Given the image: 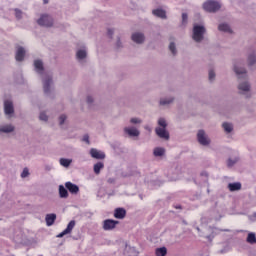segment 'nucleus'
Listing matches in <instances>:
<instances>
[{
  "label": "nucleus",
  "mask_w": 256,
  "mask_h": 256,
  "mask_svg": "<svg viewBox=\"0 0 256 256\" xmlns=\"http://www.w3.org/2000/svg\"><path fill=\"white\" fill-rule=\"evenodd\" d=\"M39 119L40 121H44L45 123H47V121H49V116L47 115V113L41 112L39 115Z\"/></svg>",
  "instance_id": "obj_39"
},
{
  "label": "nucleus",
  "mask_w": 256,
  "mask_h": 256,
  "mask_svg": "<svg viewBox=\"0 0 256 256\" xmlns=\"http://www.w3.org/2000/svg\"><path fill=\"white\" fill-rule=\"evenodd\" d=\"M22 179H25L26 177H29V169L24 168L22 173H21Z\"/></svg>",
  "instance_id": "obj_43"
},
{
  "label": "nucleus",
  "mask_w": 256,
  "mask_h": 256,
  "mask_svg": "<svg viewBox=\"0 0 256 256\" xmlns=\"http://www.w3.org/2000/svg\"><path fill=\"white\" fill-rule=\"evenodd\" d=\"M233 69L238 79H247V69H245V67L235 64Z\"/></svg>",
  "instance_id": "obj_14"
},
{
  "label": "nucleus",
  "mask_w": 256,
  "mask_h": 256,
  "mask_svg": "<svg viewBox=\"0 0 256 256\" xmlns=\"http://www.w3.org/2000/svg\"><path fill=\"white\" fill-rule=\"evenodd\" d=\"M139 255V252H136V256Z\"/></svg>",
  "instance_id": "obj_51"
},
{
  "label": "nucleus",
  "mask_w": 256,
  "mask_h": 256,
  "mask_svg": "<svg viewBox=\"0 0 256 256\" xmlns=\"http://www.w3.org/2000/svg\"><path fill=\"white\" fill-rule=\"evenodd\" d=\"M155 133L160 139H164V141H169L170 136L167 128L156 127Z\"/></svg>",
  "instance_id": "obj_16"
},
{
  "label": "nucleus",
  "mask_w": 256,
  "mask_h": 256,
  "mask_svg": "<svg viewBox=\"0 0 256 256\" xmlns=\"http://www.w3.org/2000/svg\"><path fill=\"white\" fill-rule=\"evenodd\" d=\"M168 50L171 53L172 57H177L179 50L177 49V39L175 37L169 38Z\"/></svg>",
  "instance_id": "obj_9"
},
{
  "label": "nucleus",
  "mask_w": 256,
  "mask_h": 256,
  "mask_svg": "<svg viewBox=\"0 0 256 256\" xmlns=\"http://www.w3.org/2000/svg\"><path fill=\"white\" fill-rule=\"evenodd\" d=\"M145 129H149V127L146 126Z\"/></svg>",
  "instance_id": "obj_52"
},
{
  "label": "nucleus",
  "mask_w": 256,
  "mask_h": 256,
  "mask_svg": "<svg viewBox=\"0 0 256 256\" xmlns=\"http://www.w3.org/2000/svg\"><path fill=\"white\" fill-rule=\"evenodd\" d=\"M76 61L77 63H79L80 65H85L87 63V59L89 57V52L87 50V46L82 45V46H78L76 48Z\"/></svg>",
  "instance_id": "obj_3"
},
{
  "label": "nucleus",
  "mask_w": 256,
  "mask_h": 256,
  "mask_svg": "<svg viewBox=\"0 0 256 256\" xmlns=\"http://www.w3.org/2000/svg\"><path fill=\"white\" fill-rule=\"evenodd\" d=\"M166 150L163 147H156L153 150L154 157H165Z\"/></svg>",
  "instance_id": "obj_25"
},
{
  "label": "nucleus",
  "mask_w": 256,
  "mask_h": 256,
  "mask_svg": "<svg viewBox=\"0 0 256 256\" xmlns=\"http://www.w3.org/2000/svg\"><path fill=\"white\" fill-rule=\"evenodd\" d=\"M4 115L7 119H13V117H15V105L13 104V101H4Z\"/></svg>",
  "instance_id": "obj_7"
},
{
  "label": "nucleus",
  "mask_w": 256,
  "mask_h": 256,
  "mask_svg": "<svg viewBox=\"0 0 256 256\" xmlns=\"http://www.w3.org/2000/svg\"><path fill=\"white\" fill-rule=\"evenodd\" d=\"M204 11L208 13H217L221 9V3L213 0H208L203 4Z\"/></svg>",
  "instance_id": "obj_6"
},
{
  "label": "nucleus",
  "mask_w": 256,
  "mask_h": 256,
  "mask_svg": "<svg viewBox=\"0 0 256 256\" xmlns=\"http://www.w3.org/2000/svg\"><path fill=\"white\" fill-rule=\"evenodd\" d=\"M108 36L112 39L113 35H115V29L110 28L107 30Z\"/></svg>",
  "instance_id": "obj_45"
},
{
  "label": "nucleus",
  "mask_w": 256,
  "mask_h": 256,
  "mask_svg": "<svg viewBox=\"0 0 256 256\" xmlns=\"http://www.w3.org/2000/svg\"><path fill=\"white\" fill-rule=\"evenodd\" d=\"M94 101L95 99L93 98V96H87L86 103H88L89 105H93Z\"/></svg>",
  "instance_id": "obj_44"
},
{
  "label": "nucleus",
  "mask_w": 256,
  "mask_h": 256,
  "mask_svg": "<svg viewBox=\"0 0 256 256\" xmlns=\"http://www.w3.org/2000/svg\"><path fill=\"white\" fill-rule=\"evenodd\" d=\"M239 162V157L229 158L227 161L228 167H233V165H236Z\"/></svg>",
  "instance_id": "obj_36"
},
{
  "label": "nucleus",
  "mask_w": 256,
  "mask_h": 256,
  "mask_svg": "<svg viewBox=\"0 0 256 256\" xmlns=\"http://www.w3.org/2000/svg\"><path fill=\"white\" fill-rule=\"evenodd\" d=\"M119 225V221L113 219H106L102 223V228L104 231H113L115 227Z\"/></svg>",
  "instance_id": "obj_10"
},
{
  "label": "nucleus",
  "mask_w": 256,
  "mask_h": 256,
  "mask_svg": "<svg viewBox=\"0 0 256 256\" xmlns=\"http://www.w3.org/2000/svg\"><path fill=\"white\" fill-rule=\"evenodd\" d=\"M247 63L249 67H253V65H256V53L252 52L248 55Z\"/></svg>",
  "instance_id": "obj_27"
},
{
  "label": "nucleus",
  "mask_w": 256,
  "mask_h": 256,
  "mask_svg": "<svg viewBox=\"0 0 256 256\" xmlns=\"http://www.w3.org/2000/svg\"><path fill=\"white\" fill-rule=\"evenodd\" d=\"M125 215H127V211L123 208H117L114 212L116 219H125Z\"/></svg>",
  "instance_id": "obj_22"
},
{
  "label": "nucleus",
  "mask_w": 256,
  "mask_h": 256,
  "mask_svg": "<svg viewBox=\"0 0 256 256\" xmlns=\"http://www.w3.org/2000/svg\"><path fill=\"white\" fill-rule=\"evenodd\" d=\"M222 128L225 131V133H227V134L233 133V124H231L229 122H224L222 124Z\"/></svg>",
  "instance_id": "obj_31"
},
{
  "label": "nucleus",
  "mask_w": 256,
  "mask_h": 256,
  "mask_svg": "<svg viewBox=\"0 0 256 256\" xmlns=\"http://www.w3.org/2000/svg\"><path fill=\"white\" fill-rule=\"evenodd\" d=\"M25 48L22 46H18L16 50V61H23L25 59Z\"/></svg>",
  "instance_id": "obj_21"
},
{
  "label": "nucleus",
  "mask_w": 256,
  "mask_h": 256,
  "mask_svg": "<svg viewBox=\"0 0 256 256\" xmlns=\"http://www.w3.org/2000/svg\"><path fill=\"white\" fill-rule=\"evenodd\" d=\"M207 28L201 24H193L192 39L195 43H202L205 40Z\"/></svg>",
  "instance_id": "obj_2"
},
{
  "label": "nucleus",
  "mask_w": 256,
  "mask_h": 256,
  "mask_svg": "<svg viewBox=\"0 0 256 256\" xmlns=\"http://www.w3.org/2000/svg\"><path fill=\"white\" fill-rule=\"evenodd\" d=\"M143 123V120L138 117H132L129 120V125L123 128L124 135L127 137L135 138L141 135V131H139V127Z\"/></svg>",
  "instance_id": "obj_1"
},
{
  "label": "nucleus",
  "mask_w": 256,
  "mask_h": 256,
  "mask_svg": "<svg viewBox=\"0 0 256 256\" xmlns=\"http://www.w3.org/2000/svg\"><path fill=\"white\" fill-rule=\"evenodd\" d=\"M15 17L16 19H23V12L19 9H15Z\"/></svg>",
  "instance_id": "obj_41"
},
{
  "label": "nucleus",
  "mask_w": 256,
  "mask_h": 256,
  "mask_svg": "<svg viewBox=\"0 0 256 256\" xmlns=\"http://www.w3.org/2000/svg\"><path fill=\"white\" fill-rule=\"evenodd\" d=\"M103 167H105V164H103V162H98L94 165V173L96 175H99V173H101V169H103Z\"/></svg>",
  "instance_id": "obj_33"
},
{
  "label": "nucleus",
  "mask_w": 256,
  "mask_h": 256,
  "mask_svg": "<svg viewBox=\"0 0 256 256\" xmlns=\"http://www.w3.org/2000/svg\"><path fill=\"white\" fill-rule=\"evenodd\" d=\"M65 121H67V115L65 114L60 115L58 118V123L60 127H63L65 125Z\"/></svg>",
  "instance_id": "obj_38"
},
{
  "label": "nucleus",
  "mask_w": 256,
  "mask_h": 256,
  "mask_svg": "<svg viewBox=\"0 0 256 256\" xmlns=\"http://www.w3.org/2000/svg\"><path fill=\"white\" fill-rule=\"evenodd\" d=\"M175 103V96L161 97L158 101L159 107H169Z\"/></svg>",
  "instance_id": "obj_12"
},
{
  "label": "nucleus",
  "mask_w": 256,
  "mask_h": 256,
  "mask_svg": "<svg viewBox=\"0 0 256 256\" xmlns=\"http://www.w3.org/2000/svg\"><path fill=\"white\" fill-rule=\"evenodd\" d=\"M65 187L72 195H77L79 193V186L74 184L73 182H66Z\"/></svg>",
  "instance_id": "obj_18"
},
{
  "label": "nucleus",
  "mask_w": 256,
  "mask_h": 256,
  "mask_svg": "<svg viewBox=\"0 0 256 256\" xmlns=\"http://www.w3.org/2000/svg\"><path fill=\"white\" fill-rule=\"evenodd\" d=\"M52 169H53V165H51V164H45L44 165V170L45 171H52Z\"/></svg>",
  "instance_id": "obj_46"
},
{
  "label": "nucleus",
  "mask_w": 256,
  "mask_h": 256,
  "mask_svg": "<svg viewBox=\"0 0 256 256\" xmlns=\"http://www.w3.org/2000/svg\"><path fill=\"white\" fill-rule=\"evenodd\" d=\"M83 141H84V143H87L88 145H89V135H85L84 137H83Z\"/></svg>",
  "instance_id": "obj_47"
},
{
  "label": "nucleus",
  "mask_w": 256,
  "mask_h": 256,
  "mask_svg": "<svg viewBox=\"0 0 256 256\" xmlns=\"http://www.w3.org/2000/svg\"><path fill=\"white\" fill-rule=\"evenodd\" d=\"M37 23L41 27H53V18L49 15H42Z\"/></svg>",
  "instance_id": "obj_11"
},
{
  "label": "nucleus",
  "mask_w": 256,
  "mask_h": 256,
  "mask_svg": "<svg viewBox=\"0 0 256 256\" xmlns=\"http://www.w3.org/2000/svg\"><path fill=\"white\" fill-rule=\"evenodd\" d=\"M59 163L62 167H65L66 169L71 166L73 163L72 159H67V158H60Z\"/></svg>",
  "instance_id": "obj_30"
},
{
  "label": "nucleus",
  "mask_w": 256,
  "mask_h": 256,
  "mask_svg": "<svg viewBox=\"0 0 256 256\" xmlns=\"http://www.w3.org/2000/svg\"><path fill=\"white\" fill-rule=\"evenodd\" d=\"M34 67H35L36 73H43V61L35 60Z\"/></svg>",
  "instance_id": "obj_29"
},
{
  "label": "nucleus",
  "mask_w": 256,
  "mask_h": 256,
  "mask_svg": "<svg viewBox=\"0 0 256 256\" xmlns=\"http://www.w3.org/2000/svg\"><path fill=\"white\" fill-rule=\"evenodd\" d=\"M108 183H115V179L113 178L108 179Z\"/></svg>",
  "instance_id": "obj_48"
},
{
  "label": "nucleus",
  "mask_w": 256,
  "mask_h": 256,
  "mask_svg": "<svg viewBox=\"0 0 256 256\" xmlns=\"http://www.w3.org/2000/svg\"><path fill=\"white\" fill-rule=\"evenodd\" d=\"M196 137L199 145H202V147H209V145H211V138H209L205 130H198Z\"/></svg>",
  "instance_id": "obj_5"
},
{
  "label": "nucleus",
  "mask_w": 256,
  "mask_h": 256,
  "mask_svg": "<svg viewBox=\"0 0 256 256\" xmlns=\"http://www.w3.org/2000/svg\"><path fill=\"white\" fill-rule=\"evenodd\" d=\"M116 49H123V42H121V38L117 37L116 43H115Z\"/></svg>",
  "instance_id": "obj_40"
},
{
  "label": "nucleus",
  "mask_w": 256,
  "mask_h": 256,
  "mask_svg": "<svg viewBox=\"0 0 256 256\" xmlns=\"http://www.w3.org/2000/svg\"><path fill=\"white\" fill-rule=\"evenodd\" d=\"M155 253H156V256H165L167 255V248L166 247L157 248Z\"/></svg>",
  "instance_id": "obj_34"
},
{
  "label": "nucleus",
  "mask_w": 256,
  "mask_h": 256,
  "mask_svg": "<svg viewBox=\"0 0 256 256\" xmlns=\"http://www.w3.org/2000/svg\"><path fill=\"white\" fill-rule=\"evenodd\" d=\"M55 219H57V215L56 214H47L45 221L48 227H51V225H53V223H55Z\"/></svg>",
  "instance_id": "obj_26"
},
{
  "label": "nucleus",
  "mask_w": 256,
  "mask_h": 256,
  "mask_svg": "<svg viewBox=\"0 0 256 256\" xmlns=\"http://www.w3.org/2000/svg\"><path fill=\"white\" fill-rule=\"evenodd\" d=\"M229 191H241V182H234L228 184Z\"/></svg>",
  "instance_id": "obj_28"
},
{
  "label": "nucleus",
  "mask_w": 256,
  "mask_h": 256,
  "mask_svg": "<svg viewBox=\"0 0 256 256\" xmlns=\"http://www.w3.org/2000/svg\"><path fill=\"white\" fill-rule=\"evenodd\" d=\"M15 132V126L13 124H1L0 135H9Z\"/></svg>",
  "instance_id": "obj_15"
},
{
  "label": "nucleus",
  "mask_w": 256,
  "mask_h": 256,
  "mask_svg": "<svg viewBox=\"0 0 256 256\" xmlns=\"http://www.w3.org/2000/svg\"><path fill=\"white\" fill-rule=\"evenodd\" d=\"M188 19H189V17L187 15V13H182V25H187Z\"/></svg>",
  "instance_id": "obj_42"
},
{
  "label": "nucleus",
  "mask_w": 256,
  "mask_h": 256,
  "mask_svg": "<svg viewBox=\"0 0 256 256\" xmlns=\"http://www.w3.org/2000/svg\"><path fill=\"white\" fill-rule=\"evenodd\" d=\"M215 77H217V74H215V70L210 69L208 72V79L210 83H213V81H215Z\"/></svg>",
  "instance_id": "obj_37"
},
{
  "label": "nucleus",
  "mask_w": 256,
  "mask_h": 256,
  "mask_svg": "<svg viewBox=\"0 0 256 256\" xmlns=\"http://www.w3.org/2000/svg\"><path fill=\"white\" fill-rule=\"evenodd\" d=\"M131 39L133 43H136L137 45H143V43H145V34L142 32H134L131 35Z\"/></svg>",
  "instance_id": "obj_13"
},
{
  "label": "nucleus",
  "mask_w": 256,
  "mask_h": 256,
  "mask_svg": "<svg viewBox=\"0 0 256 256\" xmlns=\"http://www.w3.org/2000/svg\"><path fill=\"white\" fill-rule=\"evenodd\" d=\"M254 216L256 217V213L254 214Z\"/></svg>",
  "instance_id": "obj_54"
},
{
  "label": "nucleus",
  "mask_w": 256,
  "mask_h": 256,
  "mask_svg": "<svg viewBox=\"0 0 256 256\" xmlns=\"http://www.w3.org/2000/svg\"><path fill=\"white\" fill-rule=\"evenodd\" d=\"M237 88L240 95H248L249 91H251V84L247 80L240 81Z\"/></svg>",
  "instance_id": "obj_8"
},
{
  "label": "nucleus",
  "mask_w": 256,
  "mask_h": 256,
  "mask_svg": "<svg viewBox=\"0 0 256 256\" xmlns=\"http://www.w3.org/2000/svg\"><path fill=\"white\" fill-rule=\"evenodd\" d=\"M152 14L154 17H158L159 19H167V11L161 8L152 10Z\"/></svg>",
  "instance_id": "obj_20"
},
{
  "label": "nucleus",
  "mask_w": 256,
  "mask_h": 256,
  "mask_svg": "<svg viewBox=\"0 0 256 256\" xmlns=\"http://www.w3.org/2000/svg\"><path fill=\"white\" fill-rule=\"evenodd\" d=\"M197 231H200L199 228H197Z\"/></svg>",
  "instance_id": "obj_53"
},
{
  "label": "nucleus",
  "mask_w": 256,
  "mask_h": 256,
  "mask_svg": "<svg viewBox=\"0 0 256 256\" xmlns=\"http://www.w3.org/2000/svg\"><path fill=\"white\" fill-rule=\"evenodd\" d=\"M43 91L45 95L48 97L51 96V93H53L54 87H53V76L51 74H46L43 79Z\"/></svg>",
  "instance_id": "obj_4"
},
{
  "label": "nucleus",
  "mask_w": 256,
  "mask_h": 256,
  "mask_svg": "<svg viewBox=\"0 0 256 256\" xmlns=\"http://www.w3.org/2000/svg\"><path fill=\"white\" fill-rule=\"evenodd\" d=\"M76 222L75 220H72L68 223L66 229L57 235L58 238L65 237V235H69L73 229H75Z\"/></svg>",
  "instance_id": "obj_17"
},
{
  "label": "nucleus",
  "mask_w": 256,
  "mask_h": 256,
  "mask_svg": "<svg viewBox=\"0 0 256 256\" xmlns=\"http://www.w3.org/2000/svg\"><path fill=\"white\" fill-rule=\"evenodd\" d=\"M218 30L222 31L223 33H229V34L233 33V29H231V26H229V24L227 23L219 24Z\"/></svg>",
  "instance_id": "obj_23"
},
{
  "label": "nucleus",
  "mask_w": 256,
  "mask_h": 256,
  "mask_svg": "<svg viewBox=\"0 0 256 256\" xmlns=\"http://www.w3.org/2000/svg\"><path fill=\"white\" fill-rule=\"evenodd\" d=\"M59 197L60 199H67L69 197V191L63 185H59Z\"/></svg>",
  "instance_id": "obj_24"
},
{
  "label": "nucleus",
  "mask_w": 256,
  "mask_h": 256,
  "mask_svg": "<svg viewBox=\"0 0 256 256\" xmlns=\"http://www.w3.org/2000/svg\"><path fill=\"white\" fill-rule=\"evenodd\" d=\"M158 125L161 129H167V120L163 117L159 118Z\"/></svg>",
  "instance_id": "obj_35"
},
{
  "label": "nucleus",
  "mask_w": 256,
  "mask_h": 256,
  "mask_svg": "<svg viewBox=\"0 0 256 256\" xmlns=\"http://www.w3.org/2000/svg\"><path fill=\"white\" fill-rule=\"evenodd\" d=\"M226 233H230L231 232V230H229V229H225L224 230Z\"/></svg>",
  "instance_id": "obj_49"
},
{
  "label": "nucleus",
  "mask_w": 256,
  "mask_h": 256,
  "mask_svg": "<svg viewBox=\"0 0 256 256\" xmlns=\"http://www.w3.org/2000/svg\"><path fill=\"white\" fill-rule=\"evenodd\" d=\"M129 249H130L131 251H135V248H131V247H129Z\"/></svg>",
  "instance_id": "obj_50"
},
{
  "label": "nucleus",
  "mask_w": 256,
  "mask_h": 256,
  "mask_svg": "<svg viewBox=\"0 0 256 256\" xmlns=\"http://www.w3.org/2000/svg\"><path fill=\"white\" fill-rule=\"evenodd\" d=\"M90 155L93 157V159H105V153L101 150H97L95 148H92L90 150Z\"/></svg>",
  "instance_id": "obj_19"
},
{
  "label": "nucleus",
  "mask_w": 256,
  "mask_h": 256,
  "mask_svg": "<svg viewBox=\"0 0 256 256\" xmlns=\"http://www.w3.org/2000/svg\"><path fill=\"white\" fill-rule=\"evenodd\" d=\"M247 243H250V245H255L256 243V236L255 233L250 232L246 239Z\"/></svg>",
  "instance_id": "obj_32"
}]
</instances>
